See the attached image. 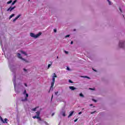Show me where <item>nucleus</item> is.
Masks as SVG:
<instances>
[{
  "mask_svg": "<svg viewBox=\"0 0 125 125\" xmlns=\"http://www.w3.org/2000/svg\"><path fill=\"white\" fill-rule=\"evenodd\" d=\"M53 76L52 77V80L51 82V85L50 87V89H52L53 88V86H54V83H55V78H57V76H56V74L55 73L53 74Z\"/></svg>",
  "mask_w": 125,
  "mask_h": 125,
  "instance_id": "1",
  "label": "nucleus"
},
{
  "mask_svg": "<svg viewBox=\"0 0 125 125\" xmlns=\"http://www.w3.org/2000/svg\"><path fill=\"white\" fill-rule=\"evenodd\" d=\"M41 35H42L41 32H39L38 34H36V35H35V34H34L33 33H30V36L32 38H34L35 39H37V38H39V37Z\"/></svg>",
  "mask_w": 125,
  "mask_h": 125,
  "instance_id": "2",
  "label": "nucleus"
},
{
  "mask_svg": "<svg viewBox=\"0 0 125 125\" xmlns=\"http://www.w3.org/2000/svg\"><path fill=\"white\" fill-rule=\"evenodd\" d=\"M17 56H18V58H20V59H21V60H23V61H25V62H26V63H29V61H28L26 60H25V59L22 58V56H21V54L18 53L17 54Z\"/></svg>",
  "mask_w": 125,
  "mask_h": 125,
  "instance_id": "3",
  "label": "nucleus"
},
{
  "mask_svg": "<svg viewBox=\"0 0 125 125\" xmlns=\"http://www.w3.org/2000/svg\"><path fill=\"white\" fill-rule=\"evenodd\" d=\"M16 6L11 7L10 6L9 8L7 9V11H10V12H11L13 10V9H15Z\"/></svg>",
  "mask_w": 125,
  "mask_h": 125,
  "instance_id": "4",
  "label": "nucleus"
},
{
  "mask_svg": "<svg viewBox=\"0 0 125 125\" xmlns=\"http://www.w3.org/2000/svg\"><path fill=\"white\" fill-rule=\"evenodd\" d=\"M0 119L1 120V122H2V123H3L4 124H7L8 119L7 118H5L4 119V121H3L2 118L0 116Z\"/></svg>",
  "mask_w": 125,
  "mask_h": 125,
  "instance_id": "5",
  "label": "nucleus"
},
{
  "mask_svg": "<svg viewBox=\"0 0 125 125\" xmlns=\"http://www.w3.org/2000/svg\"><path fill=\"white\" fill-rule=\"evenodd\" d=\"M124 43H125V42L120 41L119 42V46H120V47H124Z\"/></svg>",
  "mask_w": 125,
  "mask_h": 125,
  "instance_id": "6",
  "label": "nucleus"
},
{
  "mask_svg": "<svg viewBox=\"0 0 125 125\" xmlns=\"http://www.w3.org/2000/svg\"><path fill=\"white\" fill-rule=\"evenodd\" d=\"M25 95H26V97L24 99H22L21 101L24 102V101H27L28 100V99L27 98L29 97V94L26 93L25 94Z\"/></svg>",
  "mask_w": 125,
  "mask_h": 125,
  "instance_id": "7",
  "label": "nucleus"
},
{
  "mask_svg": "<svg viewBox=\"0 0 125 125\" xmlns=\"http://www.w3.org/2000/svg\"><path fill=\"white\" fill-rule=\"evenodd\" d=\"M21 16V14L18 15L13 20V22H15V21H16V20H17V19H18V18H19V17H20Z\"/></svg>",
  "mask_w": 125,
  "mask_h": 125,
  "instance_id": "8",
  "label": "nucleus"
},
{
  "mask_svg": "<svg viewBox=\"0 0 125 125\" xmlns=\"http://www.w3.org/2000/svg\"><path fill=\"white\" fill-rule=\"evenodd\" d=\"M74 111H71L70 112V113L69 114V115H68V118H70V117H72V116H73V114H74Z\"/></svg>",
  "mask_w": 125,
  "mask_h": 125,
  "instance_id": "9",
  "label": "nucleus"
},
{
  "mask_svg": "<svg viewBox=\"0 0 125 125\" xmlns=\"http://www.w3.org/2000/svg\"><path fill=\"white\" fill-rule=\"evenodd\" d=\"M70 89H71V90H75V89H77V88L74 86H69Z\"/></svg>",
  "mask_w": 125,
  "mask_h": 125,
  "instance_id": "10",
  "label": "nucleus"
},
{
  "mask_svg": "<svg viewBox=\"0 0 125 125\" xmlns=\"http://www.w3.org/2000/svg\"><path fill=\"white\" fill-rule=\"evenodd\" d=\"M14 16H15V14H12V15H11L10 16L9 19L10 20V19H11V18H12V17H14Z\"/></svg>",
  "mask_w": 125,
  "mask_h": 125,
  "instance_id": "11",
  "label": "nucleus"
},
{
  "mask_svg": "<svg viewBox=\"0 0 125 125\" xmlns=\"http://www.w3.org/2000/svg\"><path fill=\"white\" fill-rule=\"evenodd\" d=\"M20 52L22 53V54H24L25 56H27V54L26 53V52H24V51H21Z\"/></svg>",
  "mask_w": 125,
  "mask_h": 125,
  "instance_id": "12",
  "label": "nucleus"
},
{
  "mask_svg": "<svg viewBox=\"0 0 125 125\" xmlns=\"http://www.w3.org/2000/svg\"><path fill=\"white\" fill-rule=\"evenodd\" d=\"M37 117H40V114H41V112L38 111L36 112Z\"/></svg>",
  "mask_w": 125,
  "mask_h": 125,
  "instance_id": "13",
  "label": "nucleus"
},
{
  "mask_svg": "<svg viewBox=\"0 0 125 125\" xmlns=\"http://www.w3.org/2000/svg\"><path fill=\"white\" fill-rule=\"evenodd\" d=\"M17 2V0H14L12 3V5H14L15 4V3Z\"/></svg>",
  "mask_w": 125,
  "mask_h": 125,
  "instance_id": "14",
  "label": "nucleus"
},
{
  "mask_svg": "<svg viewBox=\"0 0 125 125\" xmlns=\"http://www.w3.org/2000/svg\"><path fill=\"white\" fill-rule=\"evenodd\" d=\"M11 2H12V0H10L9 1H8L7 3V4H10V3H11Z\"/></svg>",
  "mask_w": 125,
  "mask_h": 125,
  "instance_id": "15",
  "label": "nucleus"
},
{
  "mask_svg": "<svg viewBox=\"0 0 125 125\" xmlns=\"http://www.w3.org/2000/svg\"><path fill=\"white\" fill-rule=\"evenodd\" d=\"M80 96L81 97H84V96H83V94L82 93H81L80 94H79Z\"/></svg>",
  "mask_w": 125,
  "mask_h": 125,
  "instance_id": "16",
  "label": "nucleus"
},
{
  "mask_svg": "<svg viewBox=\"0 0 125 125\" xmlns=\"http://www.w3.org/2000/svg\"><path fill=\"white\" fill-rule=\"evenodd\" d=\"M37 109H38V107H35V108H33V109H32V111H36V110H37Z\"/></svg>",
  "mask_w": 125,
  "mask_h": 125,
  "instance_id": "17",
  "label": "nucleus"
},
{
  "mask_svg": "<svg viewBox=\"0 0 125 125\" xmlns=\"http://www.w3.org/2000/svg\"><path fill=\"white\" fill-rule=\"evenodd\" d=\"M32 118L33 119H38V116L35 115L34 116H33Z\"/></svg>",
  "mask_w": 125,
  "mask_h": 125,
  "instance_id": "18",
  "label": "nucleus"
},
{
  "mask_svg": "<svg viewBox=\"0 0 125 125\" xmlns=\"http://www.w3.org/2000/svg\"><path fill=\"white\" fill-rule=\"evenodd\" d=\"M37 119L38 120H39V121H42V118H41V117H40V116H38L37 117Z\"/></svg>",
  "mask_w": 125,
  "mask_h": 125,
  "instance_id": "19",
  "label": "nucleus"
},
{
  "mask_svg": "<svg viewBox=\"0 0 125 125\" xmlns=\"http://www.w3.org/2000/svg\"><path fill=\"white\" fill-rule=\"evenodd\" d=\"M82 78H86V79H89V77H88V76H85V77H83V76H81Z\"/></svg>",
  "mask_w": 125,
  "mask_h": 125,
  "instance_id": "20",
  "label": "nucleus"
},
{
  "mask_svg": "<svg viewBox=\"0 0 125 125\" xmlns=\"http://www.w3.org/2000/svg\"><path fill=\"white\" fill-rule=\"evenodd\" d=\"M62 116H63V117H65L66 116V114L65 113V112L62 113Z\"/></svg>",
  "mask_w": 125,
  "mask_h": 125,
  "instance_id": "21",
  "label": "nucleus"
},
{
  "mask_svg": "<svg viewBox=\"0 0 125 125\" xmlns=\"http://www.w3.org/2000/svg\"><path fill=\"white\" fill-rule=\"evenodd\" d=\"M68 82H69V83H73V81H72L71 80H69Z\"/></svg>",
  "mask_w": 125,
  "mask_h": 125,
  "instance_id": "22",
  "label": "nucleus"
},
{
  "mask_svg": "<svg viewBox=\"0 0 125 125\" xmlns=\"http://www.w3.org/2000/svg\"><path fill=\"white\" fill-rule=\"evenodd\" d=\"M54 33H56V32H57V30H56V29H54Z\"/></svg>",
  "mask_w": 125,
  "mask_h": 125,
  "instance_id": "23",
  "label": "nucleus"
},
{
  "mask_svg": "<svg viewBox=\"0 0 125 125\" xmlns=\"http://www.w3.org/2000/svg\"><path fill=\"white\" fill-rule=\"evenodd\" d=\"M55 95H57V94H58V91L55 92Z\"/></svg>",
  "mask_w": 125,
  "mask_h": 125,
  "instance_id": "24",
  "label": "nucleus"
},
{
  "mask_svg": "<svg viewBox=\"0 0 125 125\" xmlns=\"http://www.w3.org/2000/svg\"><path fill=\"white\" fill-rule=\"evenodd\" d=\"M70 37V35H67L65 36V38H69Z\"/></svg>",
  "mask_w": 125,
  "mask_h": 125,
  "instance_id": "25",
  "label": "nucleus"
},
{
  "mask_svg": "<svg viewBox=\"0 0 125 125\" xmlns=\"http://www.w3.org/2000/svg\"><path fill=\"white\" fill-rule=\"evenodd\" d=\"M64 52H65V53H66V54H68V53H69V52L66 51H64Z\"/></svg>",
  "mask_w": 125,
  "mask_h": 125,
  "instance_id": "26",
  "label": "nucleus"
},
{
  "mask_svg": "<svg viewBox=\"0 0 125 125\" xmlns=\"http://www.w3.org/2000/svg\"><path fill=\"white\" fill-rule=\"evenodd\" d=\"M92 100H93V101H94V102H97V101H96L94 99H93Z\"/></svg>",
  "mask_w": 125,
  "mask_h": 125,
  "instance_id": "27",
  "label": "nucleus"
},
{
  "mask_svg": "<svg viewBox=\"0 0 125 125\" xmlns=\"http://www.w3.org/2000/svg\"><path fill=\"white\" fill-rule=\"evenodd\" d=\"M89 89H90V90H94V88H90Z\"/></svg>",
  "mask_w": 125,
  "mask_h": 125,
  "instance_id": "28",
  "label": "nucleus"
},
{
  "mask_svg": "<svg viewBox=\"0 0 125 125\" xmlns=\"http://www.w3.org/2000/svg\"><path fill=\"white\" fill-rule=\"evenodd\" d=\"M26 92H27V91H26V90H24V91L23 92V94H26Z\"/></svg>",
  "mask_w": 125,
  "mask_h": 125,
  "instance_id": "29",
  "label": "nucleus"
},
{
  "mask_svg": "<svg viewBox=\"0 0 125 125\" xmlns=\"http://www.w3.org/2000/svg\"><path fill=\"white\" fill-rule=\"evenodd\" d=\"M23 71H24V72H27V69L24 68V69H23Z\"/></svg>",
  "mask_w": 125,
  "mask_h": 125,
  "instance_id": "30",
  "label": "nucleus"
},
{
  "mask_svg": "<svg viewBox=\"0 0 125 125\" xmlns=\"http://www.w3.org/2000/svg\"><path fill=\"white\" fill-rule=\"evenodd\" d=\"M77 121H78V119H76L74 120L75 123H76V122H77Z\"/></svg>",
  "mask_w": 125,
  "mask_h": 125,
  "instance_id": "31",
  "label": "nucleus"
},
{
  "mask_svg": "<svg viewBox=\"0 0 125 125\" xmlns=\"http://www.w3.org/2000/svg\"><path fill=\"white\" fill-rule=\"evenodd\" d=\"M119 10L121 11V12H123V11H122V9H121V8H119Z\"/></svg>",
  "mask_w": 125,
  "mask_h": 125,
  "instance_id": "32",
  "label": "nucleus"
},
{
  "mask_svg": "<svg viewBox=\"0 0 125 125\" xmlns=\"http://www.w3.org/2000/svg\"><path fill=\"white\" fill-rule=\"evenodd\" d=\"M50 67V64H49L48 65V68H49Z\"/></svg>",
  "mask_w": 125,
  "mask_h": 125,
  "instance_id": "33",
  "label": "nucleus"
},
{
  "mask_svg": "<svg viewBox=\"0 0 125 125\" xmlns=\"http://www.w3.org/2000/svg\"><path fill=\"white\" fill-rule=\"evenodd\" d=\"M67 70H68V71H70V68L69 67H67Z\"/></svg>",
  "mask_w": 125,
  "mask_h": 125,
  "instance_id": "34",
  "label": "nucleus"
},
{
  "mask_svg": "<svg viewBox=\"0 0 125 125\" xmlns=\"http://www.w3.org/2000/svg\"><path fill=\"white\" fill-rule=\"evenodd\" d=\"M24 85H25L26 87L27 86V84H26V83H24Z\"/></svg>",
  "mask_w": 125,
  "mask_h": 125,
  "instance_id": "35",
  "label": "nucleus"
},
{
  "mask_svg": "<svg viewBox=\"0 0 125 125\" xmlns=\"http://www.w3.org/2000/svg\"><path fill=\"white\" fill-rule=\"evenodd\" d=\"M53 116H54V113H53L52 114V117H53Z\"/></svg>",
  "mask_w": 125,
  "mask_h": 125,
  "instance_id": "36",
  "label": "nucleus"
},
{
  "mask_svg": "<svg viewBox=\"0 0 125 125\" xmlns=\"http://www.w3.org/2000/svg\"><path fill=\"white\" fill-rule=\"evenodd\" d=\"M78 114L79 115H81V114H82V112H79Z\"/></svg>",
  "mask_w": 125,
  "mask_h": 125,
  "instance_id": "37",
  "label": "nucleus"
},
{
  "mask_svg": "<svg viewBox=\"0 0 125 125\" xmlns=\"http://www.w3.org/2000/svg\"><path fill=\"white\" fill-rule=\"evenodd\" d=\"M73 41H72V42H71V43H70V44H73Z\"/></svg>",
  "mask_w": 125,
  "mask_h": 125,
  "instance_id": "38",
  "label": "nucleus"
},
{
  "mask_svg": "<svg viewBox=\"0 0 125 125\" xmlns=\"http://www.w3.org/2000/svg\"><path fill=\"white\" fill-rule=\"evenodd\" d=\"M93 69V70H94V71H95V72H96V70H94L93 68H92Z\"/></svg>",
  "mask_w": 125,
  "mask_h": 125,
  "instance_id": "39",
  "label": "nucleus"
},
{
  "mask_svg": "<svg viewBox=\"0 0 125 125\" xmlns=\"http://www.w3.org/2000/svg\"><path fill=\"white\" fill-rule=\"evenodd\" d=\"M109 4H111V2H110V1H109Z\"/></svg>",
  "mask_w": 125,
  "mask_h": 125,
  "instance_id": "40",
  "label": "nucleus"
},
{
  "mask_svg": "<svg viewBox=\"0 0 125 125\" xmlns=\"http://www.w3.org/2000/svg\"><path fill=\"white\" fill-rule=\"evenodd\" d=\"M94 112H91V114H94Z\"/></svg>",
  "mask_w": 125,
  "mask_h": 125,
  "instance_id": "41",
  "label": "nucleus"
},
{
  "mask_svg": "<svg viewBox=\"0 0 125 125\" xmlns=\"http://www.w3.org/2000/svg\"><path fill=\"white\" fill-rule=\"evenodd\" d=\"M53 98V95H52V98Z\"/></svg>",
  "mask_w": 125,
  "mask_h": 125,
  "instance_id": "42",
  "label": "nucleus"
},
{
  "mask_svg": "<svg viewBox=\"0 0 125 125\" xmlns=\"http://www.w3.org/2000/svg\"><path fill=\"white\" fill-rule=\"evenodd\" d=\"M90 106H92V104H90Z\"/></svg>",
  "mask_w": 125,
  "mask_h": 125,
  "instance_id": "43",
  "label": "nucleus"
},
{
  "mask_svg": "<svg viewBox=\"0 0 125 125\" xmlns=\"http://www.w3.org/2000/svg\"><path fill=\"white\" fill-rule=\"evenodd\" d=\"M74 31H76V29H74Z\"/></svg>",
  "mask_w": 125,
  "mask_h": 125,
  "instance_id": "44",
  "label": "nucleus"
},
{
  "mask_svg": "<svg viewBox=\"0 0 125 125\" xmlns=\"http://www.w3.org/2000/svg\"><path fill=\"white\" fill-rule=\"evenodd\" d=\"M57 58H58V57H57Z\"/></svg>",
  "mask_w": 125,
  "mask_h": 125,
  "instance_id": "45",
  "label": "nucleus"
}]
</instances>
